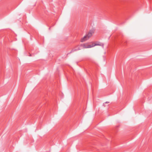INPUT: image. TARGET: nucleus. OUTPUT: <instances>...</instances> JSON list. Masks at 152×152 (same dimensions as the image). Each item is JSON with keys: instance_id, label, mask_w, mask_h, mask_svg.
Listing matches in <instances>:
<instances>
[{"instance_id": "5", "label": "nucleus", "mask_w": 152, "mask_h": 152, "mask_svg": "<svg viewBox=\"0 0 152 152\" xmlns=\"http://www.w3.org/2000/svg\"><path fill=\"white\" fill-rule=\"evenodd\" d=\"M109 103V102H107L105 103Z\"/></svg>"}, {"instance_id": "1", "label": "nucleus", "mask_w": 152, "mask_h": 152, "mask_svg": "<svg viewBox=\"0 0 152 152\" xmlns=\"http://www.w3.org/2000/svg\"><path fill=\"white\" fill-rule=\"evenodd\" d=\"M93 33L94 32L93 31H90L88 34L81 39V42H83L88 39L89 37L92 36Z\"/></svg>"}, {"instance_id": "4", "label": "nucleus", "mask_w": 152, "mask_h": 152, "mask_svg": "<svg viewBox=\"0 0 152 152\" xmlns=\"http://www.w3.org/2000/svg\"><path fill=\"white\" fill-rule=\"evenodd\" d=\"M80 47H80V45L79 46H77L75 48V49H73L69 52V53L68 54H70L72 52H74L75 51H76L77 50H79L81 49V48H80Z\"/></svg>"}, {"instance_id": "3", "label": "nucleus", "mask_w": 152, "mask_h": 152, "mask_svg": "<svg viewBox=\"0 0 152 152\" xmlns=\"http://www.w3.org/2000/svg\"><path fill=\"white\" fill-rule=\"evenodd\" d=\"M104 45V44L103 43H101L100 42H97L95 44L93 43L92 44V47H93L95 46L99 45V46H101L103 48Z\"/></svg>"}, {"instance_id": "2", "label": "nucleus", "mask_w": 152, "mask_h": 152, "mask_svg": "<svg viewBox=\"0 0 152 152\" xmlns=\"http://www.w3.org/2000/svg\"><path fill=\"white\" fill-rule=\"evenodd\" d=\"M92 44L91 45H88L87 43H84L80 45V47H81L83 48H89L92 47Z\"/></svg>"}]
</instances>
